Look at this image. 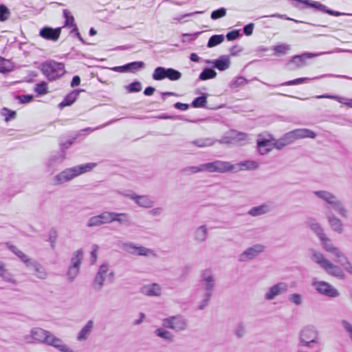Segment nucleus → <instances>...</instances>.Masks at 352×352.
Masks as SVG:
<instances>
[{
	"label": "nucleus",
	"mask_w": 352,
	"mask_h": 352,
	"mask_svg": "<svg viewBox=\"0 0 352 352\" xmlns=\"http://www.w3.org/2000/svg\"><path fill=\"white\" fill-rule=\"evenodd\" d=\"M314 193L327 204L324 206L326 210L324 214L331 228L337 233L342 234L344 231L343 224L342 221L334 215L333 210L341 217H347L348 211L343 203L336 195L326 190L314 191Z\"/></svg>",
	"instance_id": "nucleus-1"
},
{
	"label": "nucleus",
	"mask_w": 352,
	"mask_h": 352,
	"mask_svg": "<svg viewBox=\"0 0 352 352\" xmlns=\"http://www.w3.org/2000/svg\"><path fill=\"white\" fill-rule=\"evenodd\" d=\"M96 166V163H87L66 168L53 177V184L60 185L69 182L80 175L91 170Z\"/></svg>",
	"instance_id": "nucleus-2"
},
{
	"label": "nucleus",
	"mask_w": 352,
	"mask_h": 352,
	"mask_svg": "<svg viewBox=\"0 0 352 352\" xmlns=\"http://www.w3.org/2000/svg\"><path fill=\"white\" fill-rule=\"evenodd\" d=\"M40 69L50 81H54L60 78L65 73L64 63L52 59L43 62L40 65Z\"/></svg>",
	"instance_id": "nucleus-3"
},
{
	"label": "nucleus",
	"mask_w": 352,
	"mask_h": 352,
	"mask_svg": "<svg viewBox=\"0 0 352 352\" xmlns=\"http://www.w3.org/2000/svg\"><path fill=\"white\" fill-rule=\"evenodd\" d=\"M101 225L118 222L120 225L129 226L132 224L131 217L125 212L104 211L98 214Z\"/></svg>",
	"instance_id": "nucleus-4"
},
{
	"label": "nucleus",
	"mask_w": 352,
	"mask_h": 352,
	"mask_svg": "<svg viewBox=\"0 0 352 352\" xmlns=\"http://www.w3.org/2000/svg\"><path fill=\"white\" fill-rule=\"evenodd\" d=\"M152 78L153 80L157 81H160L166 78L171 81H175L182 78V73L171 67L166 68L159 66L154 69Z\"/></svg>",
	"instance_id": "nucleus-5"
},
{
	"label": "nucleus",
	"mask_w": 352,
	"mask_h": 352,
	"mask_svg": "<svg viewBox=\"0 0 352 352\" xmlns=\"http://www.w3.org/2000/svg\"><path fill=\"white\" fill-rule=\"evenodd\" d=\"M163 327L170 329L176 332L183 331L187 329L188 320L182 315H176L164 318L162 321Z\"/></svg>",
	"instance_id": "nucleus-6"
},
{
	"label": "nucleus",
	"mask_w": 352,
	"mask_h": 352,
	"mask_svg": "<svg viewBox=\"0 0 352 352\" xmlns=\"http://www.w3.org/2000/svg\"><path fill=\"white\" fill-rule=\"evenodd\" d=\"M82 259L83 251L82 249H79L73 253L70 265L67 272V276L69 281L72 282L79 274Z\"/></svg>",
	"instance_id": "nucleus-7"
},
{
	"label": "nucleus",
	"mask_w": 352,
	"mask_h": 352,
	"mask_svg": "<svg viewBox=\"0 0 352 352\" xmlns=\"http://www.w3.org/2000/svg\"><path fill=\"white\" fill-rule=\"evenodd\" d=\"M299 340V346L311 347V344L318 343V333L314 327H306L300 331Z\"/></svg>",
	"instance_id": "nucleus-8"
},
{
	"label": "nucleus",
	"mask_w": 352,
	"mask_h": 352,
	"mask_svg": "<svg viewBox=\"0 0 352 352\" xmlns=\"http://www.w3.org/2000/svg\"><path fill=\"white\" fill-rule=\"evenodd\" d=\"M311 285L314 287L318 294L324 296L329 298H336L340 295L338 289L327 282L322 280H313Z\"/></svg>",
	"instance_id": "nucleus-9"
},
{
	"label": "nucleus",
	"mask_w": 352,
	"mask_h": 352,
	"mask_svg": "<svg viewBox=\"0 0 352 352\" xmlns=\"http://www.w3.org/2000/svg\"><path fill=\"white\" fill-rule=\"evenodd\" d=\"M329 52H321L319 54L317 53H311V52H305L301 54L295 55L292 57V58L287 63V66H290L292 65H294V67H292L289 68L291 70L296 69L297 68H300L306 65V60L307 58H311L314 57H316L319 55L329 54Z\"/></svg>",
	"instance_id": "nucleus-10"
},
{
	"label": "nucleus",
	"mask_w": 352,
	"mask_h": 352,
	"mask_svg": "<svg viewBox=\"0 0 352 352\" xmlns=\"http://www.w3.org/2000/svg\"><path fill=\"white\" fill-rule=\"evenodd\" d=\"M66 153L57 151L52 153L46 162L47 172L53 174L65 159Z\"/></svg>",
	"instance_id": "nucleus-11"
},
{
	"label": "nucleus",
	"mask_w": 352,
	"mask_h": 352,
	"mask_svg": "<svg viewBox=\"0 0 352 352\" xmlns=\"http://www.w3.org/2000/svg\"><path fill=\"white\" fill-rule=\"evenodd\" d=\"M121 248L131 254H135L139 256H148L149 254H152L153 256L155 255V254L153 252V251L151 249L146 248L143 246H137L134 243L128 242V243H124Z\"/></svg>",
	"instance_id": "nucleus-12"
},
{
	"label": "nucleus",
	"mask_w": 352,
	"mask_h": 352,
	"mask_svg": "<svg viewBox=\"0 0 352 352\" xmlns=\"http://www.w3.org/2000/svg\"><path fill=\"white\" fill-rule=\"evenodd\" d=\"M200 280V287L199 291L203 289L204 291L213 292L214 287V278L212 274V272L209 269H206L202 272Z\"/></svg>",
	"instance_id": "nucleus-13"
},
{
	"label": "nucleus",
	"mask_w": 352,
	"mask_h": 352,
	"mask_svg": "<svg viewBox=\"0 0 352 352\" xmlns=\"http://www.w3.org/2000/svg\"><path fill=\"white\" fill-rule=\"evenodd\" d=\"M287 290V284L284 282H279L270 287L267 292L265 294V299L267 300H272L277 296L286 293Z\"/></svg>",
	"instance_id": "nucleus-14"
},
{
	"label": "nucleus",
	"mask_w": 352,
	"mask_h": 352,
	"mask_svg": "<svg viewBox=\"0 0 352 352\" xmlns=\"http://www.w3.org/2000/svg\"><path fill=\"white\" fill-rule=\"evenodd\" d=\"M61 29V28H53L50 26H45L40 30L39 36L45 40L56 41L60 37Z\"/></svg>",
	"instance_id": "nucleus-15"
},
{
	"label": "nucleus",
	"mask_w": 352,
	"mask_h": 352,
	"mask_svg": "<svg viewBox=\"0 0 352 352\" xmlns=\"http://www.w3.org/2000/svg\"><path fill=\"white\" fill-rule=\"evenodd\" d=\"M207 64H212L213 67L219 70L225 71L230 66V60L228 56L222 55L214 60H206Z\"/></svg>",
	"instance_id": "nucleus-16"
},
{
	"label": "nucleus",
	"mask_w": 352,
	"mask_h": 352,
	"mask_svg": "<svg viewBox=\"0 0 352 352\" xmlns=\"http://www.w3.org/2000/svg\"><path fill=\"white\" fill-rule=\"evenodd\" d=\"M264 247L262 245L256 244L248 248L239 256L240 261H245L247 260L252 259L256 256L259 253L262 252Z\"/></svg>",
	"instance_id": "nucleus-17"
},
{
	"label": "nucleus",
	"mask_w": 352,
	"mask_h": 352,
	"mask_svg": "<svg viewBox=\"0 0 352 352\" xmlns=\"http://www.w3.org/2000/svg\"><path fill=\"white\" fill-rule=\"evenodd\" d=\"M84 91V89H74L71 91L64 97L62 102L58 104V108L63 109L65 107H69L73 104L78 99L80 93Z\"/></svg>",
	"instance_id": "nucleus-18"
},
{
	"label": "nucleus",
	"mask_w": 352,
	"mask_h": 352,
	"mask_svg": "<svg viewBox=\"0 0 352 352\" xmlns=\"http://www.w3.org/2000/svg\"><path fill=\"white\" fill-rule=\"evenodd\" d=\"M256 148L258 152L264 155L270 153L274 148V142L267 138H259L256 140Z\"/></svg>",
	"instance_id": "nucleus-19"
},
{
	"label": "nucleus",
	"mask_w": 352,
	"mask_h": 352,
	"mask_svg": "<svg viewBox=\"0 0 352 352\" xmlns=\"http://www.w3.org/2000/svg\"><path fill=\"white\" fill-rule=\"evenodd\" d=\"M47 344L52 346L61 352H74L72 349H69L67 345L64 344L60 339L51 333L47 340Z\"/></svg>",
	"instance_id": "nucleus-20"
},
{
	"label": "nucleus",
	"mask_w": 352,
	"mask_h": 352,
	"mask_svg": "<svg viewBox=\"0 0 352 352\" xmlns=\"http://www.w3.org/2000/svg\"><path fill=\"white\" fill-rule=\"evenodd\" d=\"M8 248L23 263H24L27 267H30L32 262L34 261L30 258L25 254L19 250L15 245H11L9 243L7 244Z\"/></svg>",
	"instance_id": "nucleus-21"
},
{
	"label": "nucleus",
	"mask_w": 352,
	"mask_h": 352,
	"mask_svg": "<svg viewBox=\"0 0 352 352\" xmlns=\"http://www.w3.org/2000/svg\"><path fill=\"white\" fill-rule=\"evenodd\" d=\"M287 135L292 136L295 138H315L316 133L308 129H298L289 132Z\"/></svg>",
	"instance_id": "nucleus-22"
},
{
	"label": "nucleus",
	"mask_w": 352,
	"mask_h": 352,
	"mask_svg": "<svg viewBox=\"0 0 352 352\" xmlns=\"http://www.w3.org/2000/svg\"><path fill=\"white\" fill-rule=\"evenodd\" d=\"M126 196L134 200L135 202L141 207L151 208L153 206V202L147 196H140L135 193L126 195Z\"/></svg>",
	"instance_id": "nucleus-23"
},
{
	"label": "nucleus",
	"mask_w": 352,
	"mask_h": 352,
	"mask_svg": "<svg viewBox=\"0 0 352 352\" xmlns=\"http://www.w3.org/2000/svg\"><path fill=\"white\" fill-rule=\"evenodd\" d=\"M50 334V332L38 327L34 328L31 331V335L34 340L45 344Z\"/></svg>",
	"instance_id": "nucleus-24"
},
{
	"label": "nucleus",
	"mask_w": 352,
	"mask_h": 352,
	"mask_svg": "<svg viewBox=\"0 0 352 352\" xmlns=\"http://www.w3.org/2000/svg\"><path fill=\"white\" fill-rule=\"evenodd\" d=\"M325 271L329 274L333 276L339 278H344V274L342 271V270L338 267V265H336L331 263L329 261L328 263L326 265L325 267L324 268Z\"/></svg>",
	"instance_id": "nucleus-25"
},
{
	"label": "nucleus",
	"mask_w": 352,
	"mask_h": 352,
	"mask_svg": "<svg viewBox=\"0 0 352 352\" xmlns=\"http://www.w3.org/2000/svg\"><path fill=\"white\" fill-rule=\"evenodd\" d=\"M142 292L149 296H159L161 294V287L157 283L147 285L142 288Z\"/></svg>",
	"instance_id": "nucleus-26"
},
{
	"label": "nucleus",
	"mask_w": 352,
	"mask_h": 352,
	"mask_svg": "<svg viewBox=\"0 0 352 352\" xmlns=\"http://www.w3.org/2000/svg\"><path fill=\"white\" fill-rule=\"evenodd\" d=\"M315 98H329L333 99L338 102L346 106L347 107L352 108V98H346L344 97H340L338 96L330 95V94H323L318 95L314 96Z\"/></svg>",
	"instance_id": "nucleus-27"
},
{
	"label": "nucleus",
	"mask_w": 352,
	"mask_h": 352,
	"mask_svg": "<svg viewBox=\"0 0 352 352\" xmlns=\"http://www.w3.org/2000/svg\"><path fill=\"white\" fill-rule=\"evenodd\" d=\"M217 171L219 173L234 172L235 165L229 162L215 160Z\"/></svg>",
	"instance_id": "nucleus-28"
},
{
	"label": "nucleus",
	"mask_w": 352,
	"mask_h": 352,
	"mask_svg": "<svg viewBox=\"0 0 352 352\" xmlns=\"http://www.w3.org/2000/svg\"><path fill=\"white\" fill-rule=\"evenodd\" d=\"M235 165V168L239 166V168L236 170L234 169V172L243 170H255L258 168L259 164L254 160H245L240 162Z\"/></svg>",
	"instance_id": "nucleus-29"
},
{
	"label": "nucleus",
	"mask_w": 352,
	"mask_h": 352,
	"mask_svg": "<svg viewBox=\"0 0 352 352\" xmlns=\"http://www.w3.org/2000/svg\"><path fill=\"white\" fill-rule=\"evenodd\" d=\"M310 80H311V78H309L303 77V78H296L294 80H288V81L284 82L283 83H280L278 85H274L268 84L267 82H264V85H265L266 86H267L269 87H276L278 86H292V85H300L302 83L307 82Z\"/></svg>",
	"instance_id": "nucleus-30"
},
{
	"label": "nucleus",
	"mask_w": 352,
	"mask_h": 352,
	"mask_svg": "<svg viewBox=\"0 0 352 352\" xmlns=\"http://www.w3.org/2000/svg\"><path fill=\"white\" fill-rule=\"evenodd\" d=\"M166 328L160 327L154 331V333L156 336L161 338L164 340L168 342H172L174 340L173 334L169 331L166 329Z\"/></svg>",
	"instance_id": "nucleus-31"
},
{
	"label": "nucleus",
	"mask_w": 352,
	"mask_h": 352,
	"mask_svg": "<svg viewBox=\"0 0 352 352\" xmlns=\"http://www.w3.org/2000/svg\"><path fill=\"white\" fill-rule=\"evenodd\" d=\"M94 327V322L89 320L78 333L77 339L80 341L85 340L89 337Z\"/></svg>",
	"instance_id": "nucleus-32"
},
{
	"label": "nucleus",
	"mask_w": 352,
	"mask_h": 352,
	"mask_svg": "<svg viewBox=\"0 0 352 352\" xmlns=\"http://www.w3.org/2000/svg\"><path fill=\"white\" fill-rule=\"evenodd\" d=\"M270 211V208L267 204H262L258 206L252 208L248 214L252 217H256L261 214H266Z\"/></svg>",
	"instance_id": "nucleus-33"
},
{
	"label": "nucleus",
	"mask_w": 352,
	"mask_h": 352,
	"mask_svg": "<svg viewBox=\"0 0 352 352\" xmlns=\"http://www.w3.org/2000/svg\"><path fill=\"white\" fill-rule=\"evenodd\" d=\"M308 223L311 230L318 236L320 240L326 236L321 226L314 219H310Z\"/></svg>",
	"instance_id": "nucleus-34"
},
{
	"label": "nucleus",
	"mask_w": 352,
	"mask_h": 352,
	"mask_svg": "<svg viewBox=\"0 0 352 352\" xmlns=\"http://www.w3.org/2000/svg\"><path fill=\"white\" fill-rule=\"evenodd\" d=\"M322 245L323 248L328 252L331 253L332 255L335 254H338L339 248L335 247L331 239H329L327 236L320 240Z\"/></svg>",
	"instance_id": "nucleus-35"
},
{
	"label": "nucleus",
	"mask_w": 352,
	"mask_h": 352,
	"mask_svg": "<svg viewBox=\"0 0 352 352\" xmlns=\"http://www.w3.org/2000/svg\"><path fill=\"white\" fill-rule=\"evenodd\" d=\"M126 72L135 73L138 70L145 67V63L143 61H133L124 65Z\"/></svg>",
	"instance_id": "nucleus-36"
},
{
	"label": "nucleus",
	"mask_w": 352,
	"mask_h": 352,
	"mask_svg": "<svg viewBox=\"0 0 352 352\" xmlns=\"http://www.w3.org/2000/svg\"><path fill=\"white\" fill-rule=\"evenodd\" d=\"M217 72L214 69L205 67L199 76L198 80H206L214 78L217 76Z\"/></svg>",
	"instance_id": "nucleus-37"
},
{
	"label": "nucleus",
	"mask_w": 352,
	"mask_h": 352,
	"mask_svg": "<svg viewBox=\"0 0 352 352\" xmlns=\"http://www.w3.org/2000/svg\"><path fill=\"white\" fill-rule=\"evenodd\" d=\"M214 142H215V140H214L213 139L207 138H199V139L193 140V141L190 142V144L195 145L199 148H203V147L210 146L213 145L214 144Z\"/></svg>",
	"instance_id": "nucleus-38"
},
{
	"label": "nucleus",
	"mask_w": 352,
	"mask_h": 352,
	"mask_svg": "<svg viewBox=\"0 0 352 352\" xmlns=\"http://www.w3.org/2000/svg\"><path fill=\"white\" fill-rule=\"evenodd\" d=\"M208 235V229L206 226H201L197 228L195 232V239L199 242L204 241Z\"/></svg>",
	"instance_id": "nucleus-39"
},
{
	"label": "nucleus",
	"mask_w": 352,
	"mask_h": 352,
	"mask_svg": "<svg viewBox=\"0 0 352 352\" xmlns=\"http://www.w3.org/2000/svg\"><path fill=\"white\" fill-rule=\"evenodd\" d=\"M105 280V276L98 274L96 273L95 278L92 282L91 286L96 292H99L102 289L104 282Z\"/></svg>",
	"instance_id": "nucleus-40"
},
{
	"label": "nucleus",
	"mask_w": 352,
	"mask_h": 352,
	"mask_svg": "<svg viewBox=\"0 0 352 352\" xmlns=\"http://www.w3.org/2000/svg\"><path fill=\"white\" fill-rule=\"evenodd\" d=\"M207 104V95L206 94H202L200 96L195 98L190 105L193 108H203L205 107Z\"/></svg>",
	"instance_id": "nucleus-41"
},
{
	"label": "nucleus",
	"mask_w": 352,
	"mask_h": 352,
	"mask_svg": "<svg viewBox=\"0 0 352 352\" xmlns=\"http://www.w3.org/2000/svg\"><path fill=\"white\" fill-rule=\"evenodd\" d=\"M30 267H32L34 272L37 273L36 276L38 278L45 279L47 277V273L45 272L44 268L37 261H34Z\"/></svg>",
	"instance_id": "nucleus-42"
},
{
	"label": "nucleus",
	"mask_w": 352,
	"mask_h": 352,
	"mask_svg": "<svg viewBox=\"0 0 352 352\" xmlns=\"http://www.w3.org/2000/svg\"><path fill=\"white\" fill-rule=\"evenodd\" d=\"M224 36L223 34H214L210 37L207 47L209 48L215 47L221 44L224 41Z\"/></svg>",
	"instance_id": "nucleus-43"
},
{
	"label": "nucleus",
	"mask_w": 352,
	"mask_h": 352,
	"mask_svg": "<svg viewBox=\"0 0 352 352\" xmlns=\"http://www.w3.org/2000/svg\"><path fill=\"white\" fill-rule=\"evenodd\" d=\"M34 91L37 96H44L49 92L48 85L45 81H41L35 85Z\"/></svg>",
	"instance_id": "nucleus-44"
},
{
	"label": "nucleus",
	"mask_w": 352,
	"mask_h": 352,
	"mask_svg": "<svg viewBox=\"0 0 352 352\" xmlns=\"http://www.w3.org/2000/svg\"><path fill=\"white\" fill-rule=\"evenodd\" d=\"M63 14L65 19L64 27H72L74 28L76 25L74 23V17L71 12L68 10L65 9L63 10Z\"/></svg>",
	"instance_id": "nucleus-45"
},
{
	"label": "nucleus",
	"mask_w": 352,
	"mask_h": 352,
	"mask_svg": "<svg viewBox=\"0 0 352 352\" xmlns=\"http://www.w3.org/2000/svg\"><path fill=\"white\" fill-rule=\"evenodd\" d=\"M312 260L318 263L322 268H324L329 260L324 258L322 253L314 252L312 254Z\"/></svg>",
	"instance_id": "nucleus-46"
},
{
	"label": "nucleus",
	"mask_w": 352,
	"mask_h": 352,
	"mask_svg": "<svg viewBox=\"0 0 352 352\" xmlns=\"http://www.w3.org/2000/svg\"><path fill=\"white\" fill-rule=\"evenodd\" d=\"M248 83V80L245 78L243 76H238L230 82L229 87L232 89H236L239 87L244 86Z\"/></svg>",
	"instance_id": "nucleus-47"
},
{
	"label": "nucleus",
	"mask_w": 352,
	"mask_h": 352,
	"mask_svg": "<svg viewBox=\"0 0 352 352\" xmlns=\"http://www.w3.org/2000/svg\"><path fill=\"white\" fill-rule=\"evenodd\" d=\"M1 115L4 117L6 122H9L12 120H14L16 117V111L10 110L7 107H3L1 109Z\"/></svg>",
	"instance_id": "nucleus-48"
},
{
	"label": "nucleus",
	"mask_w": 352,
	"mask_h": 352,
	"mask_svg": "<svg viewBox=\"0 0 352 352\" xmlns=\"http://www.w3.org/2000/svg\"><path fill=\"white\" fill-rule=\"evenodd\" d=\"M0 277L8 283H14V280L12 274L5 268V264L3 263L0 267Z\"/></svg>",
	"instance_id": "nucleus-49"
},
{
	"label": "nucleus",
	"mask_w": 352,
	"mask_h": 352,
	"mask_svg": "<svg viewBox=\"0 0 352 352\" xmlns=\"http://www.w3.org/2000/svg\"><path fill=\"white\" fill-rule=\"evenodd\" d=\"M129 93H137L142 90V87L140 81L135 80L125 87Z\"/></svg>",
	"instance_id": "nucleus-50"
},
{
	"label": "nucleus",
	"mask_w": 352,
	"mask_h": 352,
	"mask_svg": "<svg viewBox=\"0 0 352 352\" xmlns=\"http://www.w3.org/2000/svg\"><path fill=\"white\" fill-rule=\"evenodd\" d=\"M212 295V292H206V291L204 292V293L201 296L202 300L198 306V309L199 310H203L204 309H205V307L208 305V302L210 301Z\"/></svg>",
	"instance_id": "nucleus-51"
},
{
	"label": "nucleus",
	"mask_w": 352,
	"mask_h": 352,
	"mask_svg": "<svg viewBox=\"0 0 352 352\" xmlns=\"http://www.w3.org/2000/svg\"><path fill=\"white\" fill-rule=\"evenodd\" d=\"M227 10L225 8H220L212 12L210 17L212 20H217L226 15Z\"/></svg>",
	"instance_id": "nucleus-52"
},
{
	"label": "nucleus",
	"mask_w": 352,
	"mask_h": 352,
	"mask_svg": "<svg viewBox=\"0 0 352 352\" xmlns=\"http://www.w3.org/2000/svg\"><path fill=\"white\" fill-rule=\"evenodd\" d=\"M290 50L289 45L286 44H280L274 47L275 55L285 54Z\"/></svg>",
	"instance_id": "nucleus-53"
},
{
	"label": "nucleus",
	"mask_w": 352,
	"mask_h": 352,
	"mask_svg": "<svg viewBox=\"0 0 352 352\" xmlns=\"http://www.w3.org/2000/svg\"><path fill=\"white\" fill-rule=\"evenodd\" d=\"M204 172L218 173L215 160L210 162L202 164Z\"/></svg>",
	"instance_id": "nucleus-54"
},
{
	"label": "nucleus",
	"mask_w": 352,
	"mask_h": 352,
	"mask_svg": "<svg viewBox=\"0 0 352 352\" xmlns=\"http://www.w3.org/2000/svg\"><path fill=\"white\" fill-rule=\"evenodd\" d=\"M288 300L290 302L296 305H300L302 303V296L296 293L290 294L288 296Z\"/></svg>",
	"instance_id": "nucleus-55"
},
{
	"label": "nucleus",
	"mask_w": 352,
	"mask_h": 352,
	"mask_svg": "<svg viewBox=\"0 0 352 352\" xmlns=\"http://www.w3.org/2000/svg\"><path fill=\"white\" fill-rule=\"evenodd\" d=\"M58 237L57 231L54 228H51L49 231L48 241L50 243L52 249L55 247V243Z\"/></svg>",
	"instance_id": "nucleus-56"
},
{
	"label": "nucleus",
	"mask_w": 352,
	"mask_h": 352,
	"mask_svg": "<svg viewBox=\"0 0 352 352\" xmlns=\"http://www.w3.org/2000/svg\"><path fill=\"white\" fill-rule=\"evenodd\" d=\"M333 256L336 257V262L340 263L342 267L345 266L346 263L349 262L345 254L342 253L340 250H338V254H335Z\"/></svg>",
	"instance_id": "nucleus-57"
},
{
	"label": "nucleus",
	"mask_w": 352,
	"mask_h": 352,
	"mask_svg": "<svg viewBox=\"0 0 352 352\" xmlns=\"http://www.w3.org/2000/svg\"><path fill=\"white\" fill-rule=\"evenodd\" d=\"M10 15L9 9L4 5H0V21H5L7 20Z\"/></svg>",
	"instance_id": "nucleus-58"
},
{
	"label": "nucleus",
	"mask_w": 352,
	"mask_h": 352,
	"mask_svg": "<svg viewBox=\"0 0 352 352\" xmlns=\"http://www.w3.org/2000/svg\"><path fill=\"white\" fill-rule=\"evenodd\" d=\"M241 36H242V34L240 33L239 30H234L230 31L226 34V36L227 40L229 41H232L237 38H239Z\"/></svg>",
	"instance_id": "nucleus-59"
},
{
	"label": "nucleus",
	"mask_w": 352,
	"mask_h": 352,
	"mask_svg": "<svg viewBox=\"0 0 352 352\" xmlns=\"http://www.w3.org/2000/svg\"><path fill=\"white\" fill-rule=\"evenodd\" d=\"M100 226H101V223L98 215H96L89 218L87 223V227H95Z\"/></svg>",
	"instance_id": "nucleus-60"
},
{
	"label": "nucleus",
	"mask_w": 352,
	"mask_h": 352,
	"mask_svg": "<svg viewBox=\"0 0 352 352\" xmlns=\"http://www.w3.org/2000/svg\"><path fill=\"white\" fill-rule=\"evenodd\" d=\"M202 164H201L199 166H188L183 169V172L192 174V173H197L199 172H204V170H202Z\"/></svg>",
	"instance_id": "nucleus-61"
},
{
	"label": "nucleus",
	"mask_w": 352,
	"mask_h": 352,
	"mask_svg": "<svg viewBox=\"0 0 352 352\" xmlns=\"http://www.w3.org/2000/svg\"><path fill=\"white\" fill-rule=\"evenodd\" d=\"M245 332V325L243 322H239L236 327L235 334L237 338H242Z\"/></svg>",
	"instance_id": "nucleus-62"
},
{
	"label": "nucleus",
	"mask_w": 352,
	"mask_h": 352,
	"mask_svg": "<svg viewBox=\"0 0 352 352\" xmlns=\"http://www.w3.org/2000/svg\"><path fill=\"white\" fill-rule=\"evenodd\" d=\"M17 99L19 100L20 103L25 104L32 101L34 99V96L30 94H25L19 96L17 97Z\"/></svg>",
	"instance_id": "nucleus-63"
},
{
	"label": "nucleus",
	"mask_w": 352,
	"mask_h": 352,
	"mask_svg": "<svg viewBox=\"0 0 352 352\" xmlns=\"http://www.w3.org/2000/svg\"><path fill=\"white\" fill-rule=\"evenodd\" d=\"M254 28V24L253 23H250L245 25H244L243 28V34L245 36H250L252 34L253 30Z\"/></svg>",
	"instance_id": "nucleus-64"
}]
</instances>
